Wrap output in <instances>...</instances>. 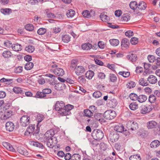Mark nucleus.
I'll use <instances>...</instances> for the list:
<instances>
[{
  "label": "nucleus",
  "instance_id": "nucleus-60",
  "mask_svg": "<svg viewBox=\"0 0 160 160\" xmlns=\"http://www.w3.org/2000/svg\"><path fill=\"white\" fill-rule=\"evenodd\" d=\"M138 96L137 94L134 93H132L129 95V97L133 101H134L137 99L138 100Z\"/></svg>",
  "mask_w": 160,
  "mask_h": 160
},
{
  "label": "nucleus",
  "instance_id": "nucleus-41",
  "mask_svg": "<svg viewBox=\"0 0 160 160\" xmlns=\"http://www.w3.org/2000/svg\"><path fill=\"white\" fill-rule=\"evenodd\" d=\"M34 64L32 62H28L25 65V68L27 70L31 69L33 67Z\"/></svg>",
  "mask_w": 160,
  "mask_h": 160
},
{
  "label": "nucleus",
  "instance_id": "nucleus-56",
  "mask_svg": "<svg viewBox=\"0 0 160 160\" xmlns=\"http://www.w3.org/2000/svg\"><path fill=\"white\" fill-rule=\"evenodd\" d=\"M130 42L132 45H136L138 42V39L136 37H133L131 38Z\"/></svg>",
  "mask_w": 160,
  "mask_h": 160
},
{
  "label": "nucleus",
  "instance_id": "nucleus-29",
  "mask_svg": "<svg viewBox=\"0 0 160 160\" xmlns=\"http://www.w3.org/2000/svg\"><path fill=\"white\" fill-rule=\"evenodd\" d=\"M83 112L84 115L88 118H91L93 115L91 110L89 109H85Z\"/></svg>",
  "mask_w": 160,
  "mask_h": 160
},
{
  "label": "nucleus",
  "instance_id": "nucleus-2",
  "mask_svg": "<svg viewBox=\"0 0 160 160\" xmlns=\"http://www.w3.org/2000/svg\"><path fill=\"white\" fill-rule=\"evenodd\" d=\"M92 136L94 139L101 140L104 136L102 131L99 129H94L92 133Z\"/></svg>",
  "mask_w": 160,
  "mask_h": 160
},
{
  "label": "nucleus",
  "instance_id": "nucleus-59",
  "mask_svg": "<svg viewBox=\"0 0 160 160\" xmlns=\"http://www.w3.org/2000/svg\"><path fill=\"white\" fill-rule=\"evenodd\" d=\"M148 58L149 61L151 63L153 62L156 60L155 57L153 55H149Z\"/></svg>",
  "mask_w": 160,
  "mask_h": 160
},
{
  "label": "nucleus",
  "instance_id": "nucleus-8",
  "mask_svg": "<svg viewBox=\"0 0 160 160\" xmlns=\"http://www.w3.org/2000/svg\"><path fill=\"white\" fill-rule=\"evenodd\" d=\"M54 135V132L53 129H51L48 130L45 133L43 138V140H47L48 138H51L53 137Z\"/></svg>",
  "mask_w": 160,
  "mask_h": 160
},
{
  "label": "nucleus",
  "instance_id": "nucleus-6",
  "mask_svg": "<svg viewBox=\"0 0 160 160\" xmlns=\"http://www.w3.org/2000/svg\"><path fill=\"white\" fill-rule=\"evenodd\" d=\"M140 112L142 114H145L149 113L152 110V106L149 105H142L140 108Z\"/></svg>",
  "mask_w": 160,
  "mask_h": 160
},
{
  "label": "nucleus",
  "instance_id": "nucleus-13",
  "mask_svg": "<svg viewBox=\"0 0 160 160\" xmlns=\"http://www.w3.org/2000/svg\"><path fill=\"white\" fill-rule=\"evenodd\" d=\"M13 114V112L10 110H8L5 111L4 114L3 116L1 117V120H6L11 117Z\"/></svg>",
  "mask_w": 160,
  "mask_h": 160
},
{
  "label": "nucleus",
  "instance_id": "nucleus-57",
  "mask_svg": "<svg viewBox=\"0 0 160 160\" xmlns=\"http://www.w3.org/2000/svg\"><path fill=\"white\" fill-rule=\"evenodd\" d=\"M46 32V30L44 28H41L39 29L37 32L39 35H42L44 34Z\"/></svg>",
  "mask_w": 160,
  "mask_h": 160
},
{
  "label": "nucleus",
  "instance_id": "nucleus-27",
  "mask_svg": "<svg viewBox=\"0 0 160 160\" xmlns=\"http://www.w3.org/2000/svg\"><path fill=\"white\" fill-rule=\"evenodd\" d=\"M35 126L34 124L30 125L27 128V131L25 133L26 134L28 133L29 134L31 133H34V130L35 128Z\"/></svg>",
  "mask_w": 160,
  "mask_h": 160
},
{
  "label": "nucleus",
  "instance_id": "nucleus-30",
  "mask_svg": "<svg viewBox=\"0 0 160 160\" xmlns=\"http://www.w3.org/2000/svg\"><path fill=\"white\" fill-rule=\"evenodd\" d=\"M100 18L102 21L105 22H108L109 21L110 18L104 13H102L100 15Z\"/></svg>",
  "mask_w": 160,
  "mask_h": 160
},
{
  "label": "nucleus",
  "instance_id": "nucleus-1",
  "mask_svg": "<svg viewBox=\"0 0 160 160\" xmlns=\"http://www.w3.org/2000/svg\"><path fill=\"white\" fill-rule=\"evenodd\" d=\"M73 108L74 106L70 104L65 106L64 102L60 101L56 102L54 108L59 114L62 116H66L71 113L70 111Z\"/></svg>",
  "mask_w": 160,
  "mask_h": 160
},
{
  "label": "nucleus",
  "instance_id": "nucleus-10",
  "mask_svg": "<svg viewBox=\"0 0 160 160\" xmlns=\"http://www.w3.org/2000/svg\"><path fill=\"white\" fill-rule=\"evenodd\" d=\"M129 40L126 38H124L122 40L121 43V48L123 50H125L128 48L129 46Z\"/></svg>",
  "mask_w": 160,
  "mask_h": 160
},
{
  "label": "nucleus",
  "instance_id": "nucleus-64",
  "mask_svg": "<svg viewBox=\"0 0 160 160\" xmlns=\"http://www.w3.org/2000/svg\"><path fill=\"white\" fill-rule=\"evenodd\" d=\"M125 35L128 38H130L133 35V32L131 30L125 32Z\"/></svg>",
  "mask_w": 160,
  "mask_h": 160
},
{
  "label": "nucleus",
  "instance_id": "nucleus-39",
  "mask_svg": "<svg viewBox=\"0 0 160 160\" xmlns=\"http://www.w3.org/2000/svg\"><path fill=\"white\" fill-rule=\"evenodd\" d=\"M70 38L71 37L68 35L65 34L62 35V40L65 43H68L70 41Z\"/></svg>",
  "mask_w": 160,
  "mask_h": 160
},
{
  "label": "nucleus",
  "instance_id": "nucleus-48",
  "mask_svg": "<svg viewBox=\"0 0 160 160\" xmlns=\"http://www.w3.org/2000/svg\"><path fill=\"white\" fill-rule=\"evenodd\" d=\"M46 96L45 95L43 92H37L35 96L34 97L36 98H44Z\"/></svg>",
  "mask_w": 160,
  "mask_h": 160
},
{
  "label": "nucleus",
  "instance_id": "nucleus-14",
  "mask_svg": "<svg viewBox=\"0 0 160 160\" xmlns=\"http://www.w3.org/2000/svg\"><path fill=\"white\" fill-rule=\"evenodd\" d=\"M44 14L48 18H56L54 14L52 12V9H46L44 12Z\"/></svg>",
  "mask_w": 160,
  "mask_h": 160
},
{
  "label": "nucleus",
  "instance_id": "nucleus-52",
  "mask_svg": "<svg viewBox=\"0 0 160 160\" xmlns=\"http://www.w3.org/2000/svg\"><path fill=\"white\" fill-rule=\"evenodd\" d=\"M156 99V98L155 96L153 94L150 95L149 97L148 100L151 103L155 102Z\"/></svg>",
  "mask_w": 160,
  "mask_h": 160
},
{
  "label": "nucleus",
  "instance_id": "nucleus-58",
  "mask_svg": "<svg viewBox=\"0 0 160 160\" xmlns=\"http://www.w3.org/2000/svg\"><path fill=\"white\" fill-rule=\"evenodd\" d=\"M82 14L85 18H89L91 17L90 13L88 10L83 11L82 13Z\"/></svg>",
  "mask_w": 160,
  "mask_h": 160
},
{
  "label": "nucleus",
  "instance_id": "nucleus-35",
  "mask_svg": "<svg viewBox=\"0 0 160 160\" xmlns=\"http://www.w3.org/2000/svg\"><path fill=\"white\" fill-rule=\"evenodd\" d=\"M94 75V72L93 71L89 70L86 73L85 77L86 78L89 79H91Z\"/></svg>",
  "mask_w": 160,
  "mask_h": 160
},
{
  "label": "nucleus",
  "instance_id": "nucleus-34",
  "mask_svg": "<svg viewBox=\"0 0 160 160\" xmlns=\"http://www.w3.org/2000/svg\"><path fill=\"white\" fill-rule=\"evenodd\" d=\"M0 12L5 15H9L12 12V10L10 8H2Z\"/></svg>",
  "mask_w": 160,
  "mask_h": 160
},
{
  "label": "nucleus",
  "instance_id": "nucleus-11",
  "mask_svg": "<svg viewBox=\"0 0 160 160\" xmlns=\"http://www.w3.org/2000/svg\"><path fill=\"white\" fill-rule=\"evenodd\" d=\"M50 71L53 72L58 76H62L64 73V70L61 68H57L54 70L51 69Z\"/></svg>",
  "mask_w": 160,
  "mask_h": 160
},
{
  "label": "nucleus",
  "instance_id": "nucleus-54",
  "mask_svg": "<svg viewBox=\"0 0 160 160\" xmlns=\"http://www.w3.org/2000/svg\"><path fill=\"white\" fill-rule=\"evenodd\" d=\"M92 96L93 97L96 98H98L102 96V93L100 91H98L94 92L93 93Z\"/></svg>",
  "mask_w": 160,
  "mask_h": 160
},
{
  "label": "nucleus",
  "instance_id": "nucleus-16",
  "mask_svg": "<svg viewBox=\"0 0 160 160\" xmlns=\"http://www.w3.org/2000/svg\"><path fill=\"white\" fill-rule=\"evenodd\" d=\"M114 130L120 132H122L126 131V130L124 128L123 126L121 124L116 125L114 127Z\"/></svg>",
  "mask_w": 160,
  "mask_h": 160
},
{
  "label": "nucleus",
  "instance_id": "nucleus-42",
  "mask_svg": "<svg viewBox=\"0 0 160 160\" xmlns=\"http://www.w3.org/2000/svg\"><path fill=\"white\" fill-rule=\"evenodd\" d=\"M75 11L72 9L68 10L66 14L68 18H72L75 15Z\"/></svg>",
  "mask_w": 160,
  "mask_h": 160
},
{
  "label": "nucleus",
  "instance_id": "nucleus-43",
  "mask_svg": "<svg viewBox=\"0 0 160 160\" xmlns=\"http://www.w3.org/2000/svg\"><path fill=\"white\" fill-rule=\"evenodd\" d=\"M130 17L129 14L128 13H125L122 16L121 20L124 22H127L130 19Z\"/></svg>",
  "mask_w": 160,
  "mask_h": 160
},
{
  "label": "nucleus",
  "instance_id": "nucleus-5",
  "mask_svg": "<svg viewBox=\"0 0 160 160\" xmlns=\"http://www.w3.org/2000/svg\"><path fill=\"white\" fill-rule=\"evenodd\" d=\"M30 120V118L28 116H23L20 118L21 125L23 127L27 126L29 123Z\"/></svg>",
  "mask_w": 160,
  "mask_h": 160
},
{
  "label": "nucleus",
  "instance_id": "nucleus-40",
  "mask_svg": "<svg viewBox=\"0 0 160 160\" xmlns=\"http://www.w3.org/2000/svg\"><path fill=\"white\" fill-rule=\"evenodd\" d=\"M13 91L17 94H22L24 92L22 88L17 87H15L13 88Z\"/></svg>",
  "mask_w": 160,
  "mask_h": 160
},
{
  "label": "nucleus",
  "instance_id": "nucleus-19",
  "mask_svg": "<svg viewBox=\"0 0 160 160\" xmlns=\"http://www.w3.org/2000/svg\"><path fill=\"white\" fill-rule=\"evenodd\" d=\"M2 56L5 58H8L13 56V54L8 50L4 51L2 53Z\"/></svg>",
  "mask_w": 160,
  "mask_h": 160
},
{
  "label": "nucleus",
  "instance_id": "nucleus-37",
  "mask_svg": "<svg viewBox=\"0 0 160 160\" xmlns=\"http://www.w3.org/2000/svg\"><path fill=\"white\" fill-rule=\"evenodd\" d=\"M78 61L76 60L73 59L71 61V64L70 66V68L72 69L76 68L78 66Z\"/></svg>",
  "mask_w": 160,
  "mask_h": 160
},
{
  "label": "nucleus",
  "instance_id": "nucleus-45",
  "mask_svg": "<svg viewBox=\"0 0 160 160\" xmlns=\"http://www.w3.org/2000/svg\"><path fill=\"white\" fill-rule=\"evenodd\" d=\"M25 50L29 53L32 52L35 50L34 47L32 45H29L25 48Z\"/></svg>",
  "mask_w": 160,
  "mask_h": 160
},
{
  "label": "nucleus",
  "instance_id": "nucleus-20",
  "mask_svg": "<svg viewBox=\"0 0 160 160\" xmlns=\"http://www.w3.org/2000/svg\"><path fill=\"white\" fill-rule=\"evenodd\" d=\"M119 136L117 133L116 132L111 134L110 136V139L112 142H115L118 139Z\"/></svg>",
  "mask_w": 160,
  "mask_h": 160
},
{
  "label": "nucleus",
  "instance_id": "nucleus-46",
  "mask_svg": "<svg viewBox=\"0 0 160 160\" xmlns=\"http://www.w3.org/2000/svg\"><path fill=\"white\" fill-rule=\"evenodd\" d=\"M45 117L43 115L41 114H39L37 116L36 120L38 122V123H39L41 122L44 118Z\"/></svg>",
  "mask_w": 160,
  "mask_h": 160
},
{
  "label": "nucleus",
  "instance_id": "nucleus-28",
  "mask_svg": "<svg viewBox=\"0 0 160 160\" xmlns=\"http://www.w3.org/2000/svg\"><path fill=\"white\" fill-rule=\"evenodd\" d=\"M82 47L83 49L88 50L92 48V45L89 43H85L82 45Z\"/></svg>",
  "mask_w": 160,
  "mask_h": 160
},
{
  "label": "nucleus",
  "instance_id": "nucleus-4",
  "mask_svg": "<svg viewBox=\"0 0 160 160\" xmlns=\"http://www.w3.org/2000/svg\"><path fill=\"white\" fill-rule=\"evenodd\" d=\"M47 140H44L46 142L47 146L50 148H53L57 143L58 141L55 137H52L51 138H48Z\"/></svg>",
  "mask_w": 160,
  "mask_h": 160
},
{
  "label": "nucleus",
  "instance_id": "nucleus-51",
  "mask_svg": "<svg viewBox=\"0 0 160 160\" xmlns=\"http://www.w3.org/2000/svg\"><path fill=\"white\" fill-rule=\"evenodd\" d=\"M81 156L78 154H74L72 156L71 160H80Z\"/></svg>",
  "mask_w": 160,
  "mask_h": 160
},
{
  "label": "nucleus",
  "instance_id": "nucleus-25",
  "mask_svg": "<svg viewBox=\"0 0 160 160\" xmlns=\"http://www.w3.org/2000/svg\"><path fill=\"white\" fill-rule=\"evenodd\" d=\"M160 145V142L158 140H154L152 141L150 144V147L152 148H156Z\"/></svg>",
  "mask_w": 160,
  "mask_h": 160
},
{
  "label": "nucleus",
  "instance_id": "nucleus-26",
  "mask_svg": "<svg viewBox=\"0 0 160 160\" xmlns=\"http://www.w3.org/2000/svg\"><path fill=\"white\" fill-rule=\"evenodd\" d=\"M30 144L34 146H35L41 149L44 148V146L41 143L39 142H35L32 141L30 142Z\"/></svg>",
  "mask_w": 160,
  "mask_h": 160
},
{
  "label": "nucleus",
  "instance_id": "nucleus-62",
  "mask_svg": "<svg viewBox=\"0 0 160 160\" xmlns=\"http://www.w3.org/2000/svg\"><path fill=\"white\" fill-rule=\"evenodd\" d=\"M39 78L38 80V82L41 84H43L45 82V79L42 76H39Z\"/></svg>",
  "mask_w": 160,
  "mask_h": 160
},
{
  "label": "nucleus",
  "instance_id": "nucleus-61",
  "mask_svg": "<svg viewBox=\"0 0 160 160\" xmlns=\"http://www.w3.org/2000/svg\"><path fill=\"white\" fill-rule=\"evenodd\" d=\"M99 140H98L94 139L91 141V143L93 147H96L98 145H99Z\"/></svg>",
  "mask_w": 160,
  "mask_h": 160
},
{
  "label": "nucleus",
  "instance_id": "nucleus-15",
  "mask_svg": "<svg viewBox=\"0 0 160 160\" xmlns=\"http://www.w3.org/2000/svg\"><path fill=\"white\" fill-rule=\"evenodd\" d=\"M6 128L7 131L12 132L15 126L14 123L11 122H8L6 123Z\"/></svg>",
  "mask_w": 160,
  "mask_h": 160
},
{
  "label": "nucleus",
  "instance_id": "nucleus-24",
  "mask_svg": "<svg viewBox=\"0 0 160 160\" xmlns=\"http://www.w3.org/2000/svg\"><path fill=\"white\" fill-rule=\"evenodd\" d=\"M12 49L14 51L18 52L22 49L21 45L19 44L16 43L11 45Z\"/></svg>",
  "mask_w": 160,
  "mask_h": 160
},
{
  "label": "nucleus",
  "instance_id": "nucleus-31",
  "mask_svg": "<svg viewBox=\"0 0 160 160\" xmlns=\"http://www.w3.org/2000/svg\"><path fill=\"white\" fill-rule=\"evenodd\" d=\"M138 8L141 10H145L147 7L146 3L144 2H141L138 5Z\"/></svg>",
  "mask_w": 160,
  "mask_h": 160
},
{
  "label": "nucleus",
  "instance_id": "nucleus-21",
  "mask_svg": "<svg viewBox=\"0 0 160 160\" xmlns=\"http://www.w3.org/2000/svg\"><path fill=\"white\" fill-rule=\"evenodd\" d=\"M148 81L151 84H153L156 83L157 81V78L154 75H151L148 78Z\"/></svg>",
  "mask_w": 160,
  "mask_h": 160
},
{
  "label": "nucleus",
  "instance_id": "nucleus-9",
  "mask_svg": "<svg viewBox=\"0 0 160 160\" xmlns=\"http://www.w3.org/2000/svg\"><path fill=\"white\" fill-rule=\"evenodd\" d=\"M76 74L77 75H80L84 73L85 71V69L82 66H78L74 69Z\"/></svg>",
  "mask_w": 160,
  "mask_h": 160
},
{
  "label": "nucleus",
  "instance_id": "nucleus-22",
  "mask_svg": "<svg viewBox=\"0 0 160 160\" xmlns=\"http://www.w3.org/2000/svg\"><path fill=\"white\" fill-rule=\"evenodd\" d=\"M157 122L154 121H151L147 123V127L148 129L155 128L157 125Z\"/></svg>",
  "mask_w": 160,
  "mask_h": 160
},
{
  "label": "nucleus",
  "instance_id": "nucleus-12",
  "mask_svg": "<svg viewBox=\"0 0 160 160\" xmlns=\"http://www.w3.org/2000/svg\"><path fill=\"white\" fill-rule=\"evenodd\" d=\"M127 58L132 62H135L138 59L137 55L132 52L129 53L127 56Z\"/></svg>",
  "mask_w": 160,
  "mask_h": 160
},
{
  "label": "nucleus",
  "instance_id": "nucleus-18",
  "mask_svg": "<svg viewBox=\"0 0 160 160\" xmlns=\"http://www.w3.org/2000/svg\"><path fill=\"white\" fill-rule=\"evenodd\" d=\"M2 145L7 149L13 152H15V149L9 143L6 142H3Z\"/></svg>",
  "mask_w": 160,
  "mask_h": 160
},
{
  "label": "nucleus",
  "instance_id": "nucleus-55",
  "mask_svg": "<svg viewBox=\"0 0 160 160\" xmlns=\"http://www.w3.org/2000/svg\"><path fill=\"white\" fill-rule=\"evenodd\" d=\"M130 160H140L141 158L139 155H134L131 156L129 158Z\"/></svg>",
  "mask_w": 160,
  "mask_h": 160
},
{
  "label": "nucleus",
  "instance_id": "nucleus-47",
  "mask_svg": "<svg viewBox=\"0 0 160 160\" xmlns=\"http://www.w3.org/2000/svg\"><path fill=\"white\" fill-rule=\"evenodd\" d=\"M109 79L110 81L115 82L117 80V77L116 75L110 73L109 74Z\"/></svg>",
  "mask_w": 160,
  "mask_h": 160
},
{
  "label": "nucleus",
  "instance_id": "nucleus-36",
  "mask_svg": "<svg viewBox=\"0 0 160 160\" xmlns=\"http://www.w3.org/2000/svg\"><path fill=\"white\" fill-rule=\"evenodd\" d=\"M138 82L140 85L143 86H147L148 85L147 80L143 78H140Z\"/></svg>",
  "mask_w": 160,
  "mask_h": 160
},
{
  "label": "nucleus",
  "instance_id": "nucleus-32",
  "mask_svg": "<svg viewBox=\"0 0 160 160\" xmlns=\"http://www.w3.org/2000/svg\"><path fill=\"white\" fill-rule=\"evenodd\" d=\"M147 99V97L146 95L142 94L138 96V101L142 103L145 102Z\"/></svg>",
  "mask_w": 160,
  "mask_h": 160
},
{
  "label": "nucleus",
  "instance_id": "nucleus-23",
  "mask_svg": "<svg viewBox=\"0 0 160 160\" xmlns=\"http://www.w3.org/2000/svg\"><path fill=\"white\" fill-rule=\"evenodd\" d=\"M117 101L116 99L111 98L109 100L108 104L111 108H114L117 106Z\"/></svg>",
  "mask_w": 160,
  "mask_h": 160
},
{
  "label": "nucleus",
  "instance_id": "nucleus-44",
  "mask_svg": "<svg viewBox=\"0 0 160 160\" xmlns=\"http://www.w3.org/2000/svg\"><path fill=\"white\" fill-rule=\"evenodd\" d=\"M129 6L130 8L132 10H135L138 8L137 2L135 1L131 2L129 4Z\"/></svg>",
  "mask_w": 160,
  "mask_h": 160
},
{
  "label": "nucleus",
  "instance_id": "nucleus-3",
  "mask_svg": "<svg viewBox=\"0 0 160 160\" xmlns=\"http://www.w3.org/2000/svg\"><path fill=\"white\" fill-rule=\"evenodd\" d=\"M116 115V114L115 111L109 110L104 112L103 117L107 120H111L113 119Z\"/></svg>",
  "mask_w": 160,
  "mask_h": 160
},
{
  "label": "nucleus",
  "instance_id": "nucleus-33",
  "mask_svg": "<svg viewBox=\"0 0 160 160\" xmlns=\"http://www.w3.org/2000/svg\"><path fill=\"white\" fill-rule=\"evenodd\" d=\"M138 105L136 102H133L129 105V108L132 110H135L138 108Z\"/></svg>",
  "mask_w": 160,
  "mask_h": 160
},
{
  "label": "nucleus",
  "instance_id": "nucleus-17",
  "mask_svg": "<svg viewBox=\"0 0 160 160\" xmlns=\"http://www.w3.org/2000/svg\"><path fill=\"white\" fill-rule=\"evenodd\" d=\"M17 150L19 153L24 155H28L29 153L27 150L23 147H18L17 148Z\"/></svg>",
  "mask_w": 160,
  "mask_h": 160
},
{
  "label": "nucleus",
  "instance_id": "nucleus-49",
  "mask_svg": "<svg viewBox=\"0 0 160 160\" xmlns=\"http://www.w3.org/2000/svg\"><path fill=\"white\" fill-rule=\"evenodd\" d=\"M25 28L26 30L29 31H32L34 29V27L33 25L30 24H27L25 26Z\"/></svg>",
  "mask_w": 160,
  "mask_h": 160
},
{
  "label": "nucleus",
  "instance_id": "nucleus-53",
  "mask_svg": "<svg viewBox=\"0 0 160 160\" xmlns=\"http://www.w3.org/2000/svg\"><path fill=\"white\" fill-rule=\"evenodd\" d=\"M118 74L125 78H127L128 77L130 76V72H118Z\"/></svg>",
  "mask_w": 160,
  "mask_h": 160
},
{
  "label": "nucleus",
  "instance_id": "nucleus-50",
  "mask_svg": "<svg viewBox=\"0 0 160 160\" xmlns=\"http://www.w3.org/2000/svg\"><path fill=\"white\" fill-rule=\"evenodd\" d=\"M127 86L128 88L130 89L136 86V84L134 82L130 81L127 83Z\"/></svg>",
  "mask_w": 160,
  "mask_h": 160
},
{
  "label": "nucleus",
  "instance_id": "nucleus-63",
  "mask_svg": "<svg viewBox=\"0 0 160 160\" xmlns=\"http://www.w3.org/2000/svg\"><path fill=\"white\" fill-rule=\"evenodd\" d=\"M106 75L105 74L102 72H99L98 73V77L100 79H103L105 78Z\"/></svg>",
  "mask_w": 160,
  "mask_h": 160
},
{
  "label": "nucleus",
  "instance_id": "nucleus-7",
  "mask_svg": "<svg viewBox=\"0 0 160 160\" xmlns=\"http://www.w3.org/2000/svg\"><path fill=\"white\" fill-rule=\"evenodd\" d=\"M128 130L134 131L138 128V123L135 122L129 121L126 124Z\"/></svg>",
  "mask_w": 160,
  "mask_h": 160
},
{
  "label": "nucleus",
  "instance_id": "nucleus-38",
  "mask_svg": "<svg viewBox=\"0 0 160 160\" xmlns=\"http://www.w3.org/2000/svg\"><path fill=\"white\" fill-rule=\"evenodd\" d=\"M109 42L111 45L113 46H116L119 43V41L118 39H110L109 40Z\"/></svg>",
  "mask_w": 160,
  "mask_h": 160
}]
</instances>
